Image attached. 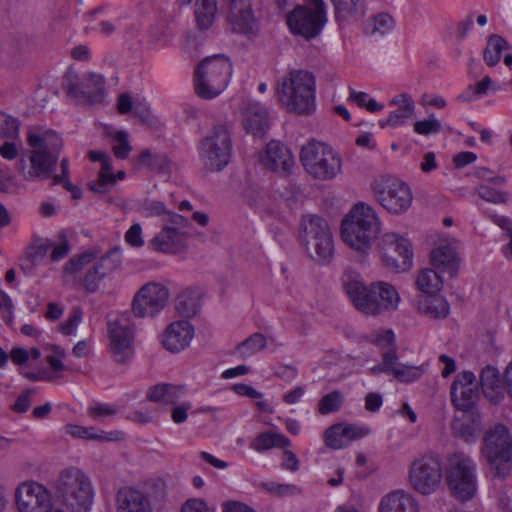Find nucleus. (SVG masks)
Wrapping results in <instances>:
<instances>
[{"instance_id":"c03bdc74","label":"nucleus","mask_w":512,"mask_h":512,"mask_svg":"<svg viewBox=\"0 0 512 512\" xmlns=\"http://www.w3.org/2000/svg\"><path fill=\"white\" fill-rule=\"evenodd\" d=\"M266 347V338L261 333H254L237 346L242 358H248L262 351Z\"/></svg>"},{"instance_id":"aec40b11","label":"nucleus","mask_w":512,"mask_h":512,"mask_svg":"<svg viewBox=\"0 0 512 512\" xmlns=\"http://www.w3.org/2000/svg\"><path fill=\"white\" fill-rule=\"evenodd\" d=\"M122 262L120 251L110 249L85 274L82 284L86 292L94 293L99 289L102 280L114 272Z\"/></svg>"},{"instance_id":"4be33fe9","label":"nucleus","mask_w":512,"mask_h":512,"mask_svg":"<svg viewBox=\"0 0 512 512\" xmlns=\"http://www.w3.org/2000/svg\"><path fill=\"white\" fill-rule=\"evenodd\" d=\"M261 161L265 168L282 176L289 175L295 164L292 153L287 146L274 140L267 144L265 155Z\"/></svg>"},{"instance_id":"cd10ccee","label":"nucleus","mask_w":512,"mask_h":512,"mask_svg":"<svg viewBox=\"0 0 512 512\" xmlns=\"http://www.w3.org/2000/svg\"><path fill=\"white\" fill-rule=\"evenodd\" d=\"M389 104L398 106V108L392 111L386 120L379 121V126L382 129L388 126H402L408 119L414 116L415 104L412 97L406 93L393 97Z\"/></svg>"},{"instance_id":"de8ad7c7","label":"nucleus","mask_w":512,"mask_h":512,"mask_svg":"<svg viewBox=\"0 0 512 512\" xmlns=\"http://www.w3.org/2000/svg\"><path fill=\"white\" fill-rule=\"evenodd\" d=\"M267 492L277 497H288L301 494V488L294 484L266 482L262 484Z\"/></svg>"},{"instance_id":"1a4fd4ad","label":"nucleus","mask_w":512,"mask_h":512,"mask_svg":"<svg viewBox=\"0 0 512 512\" xmlns=\"http://www.w3.org/2000/svg\"><path fill=\"white\" fill-rule=\"evenodd\" d=\"M482 452L495 477L504 479L510 474L512 439L505 426L495 425L486 432Z\"/></svg>"},{"instance_id":"ddd939ff","label":"nucleus","mask_w":512,"mask_h":512,"mask_svg":"<svg viewBox=\"0 0 512 512\" xmlns=\"http://www.w3.org/2000/svg\"><path fill=\"white\" fill-rule=\"evenodd\" d=\"M311 7L298 5L287 16L292 33L306 39L315 38L324 27L327 18L323 0H306Z\"/></svg>"},{"instance_id":"0e129e2a","label":"nucleus","mask_w":512,"mask_h":512,"mask_svg":"<svg viewBox=\"0 0 512 512\" xmlns=\"http://www.w3.org/2000/svg\"><path fill=\"white\" fill-rule=\"evenodd\" d=\"M125 241L132 247H142V228L139 223H134L125 234Z\"/></svg>"},{"instance_id":"4c0bfd02","label":"nucleus","mask_w":512,"mask_h":512,"mask_svg":"<svg viewBox=\"0 0 512 512\" xmlns=\"http://www.w3.org/2000/svg\"><path fill=\"white\" fill-rule=\"evenodd\" d=\"M416 285L422 295H430L438 293L442 286V279L437 271L425 268L420 271L416 279Z\"/></svg>"},{"instance_id":"5fc2aeb1","label":"nucleus","mask_w":512,"mask_h":512,"mask_svg":"<svg viewBox=\"0 0 512 512\" xmlns=\"http://www.w3.org/2000/svg\"><path fill=\"white\" fill-rule=\"evenodd\" d=\"M163 227H168L177 232H187L189 221L178 213L167 211L163 217Z\"/></svg>"},{"instance_id":"2f4dec72","label":"nucleus","mask_w":512,"mask_h":512,"mask_svg":"<svg viewBox=\"0 0 512 512\" xmlns=\"http://www.w3.org/2000/svg\"><path fill=\"white\" fill-rule=\"evenodd\" d=\"M416 305L420 313L431 319H444L450 312L449 303L438 293L419 295L416 299Z\"/></svg>"},{"instance_id":"9b49d317","label":"nucleus","mask_w":512,"mask_h":512,"mask_svg":"<svg viewBox=\"0 0 512 512\" xmlns=\"http://www.w3.org/2000/svg\"><path fill=\"white\" fill-rule=\"evenodd\" d=\"M66 96L78 104H96L104 99V78L96 73L80 75L74 69H67L61 81Z\"/></svg>"},{"instance_id":"f8f14e48","label":"nucleus","mask_w":512,"mask_h":512,"mask_svg":"<svg viewBox=\"0 0 512 512\" xmlns=\"http://www.w3.org/2000/svg\"><path fill=\"white\" fill-rule=\"evenodd\" d=\"M446 481L456 498L463 501L471 499L477 491L475 462L464 453L453 454L448 459Z\"/></svg>"},{"instance_id":"774afa93","label":"nucleus","mask_w":512,"mask_h":512,"mask_svg":"<svg viewBox=\"0 0 512 512\" xmlns=\"http://www.w3.org/2000/svg\"><path fill=\"white\" fill-rule=\"evenodd\" d=\"M70 252V244L64 235L61 236V241L55 245L50 254L52 261H59L65 258Z\"/></svg>"},{"instance_id":"dca6fc26","label":"nucleus","mask_w":512,"mask_h":512,"mask_svg":"<svg viewBox=\"0 0 512 512\" xmlns=\"http://www.w3.org/2000/svg\"><path fill=\"white\" fill-rule=\"evenodd\" d=\"M109 347L117 363L130 362L134 356V325L126 315H121L107 323Z\"/></svg>"},{"instance_id":"a19ab883","label":"nucleus","mask_w":512,"mask_h":512,"mask_svg":"<svg viewBox=\"0 0 512 512\" xmlns=\"http://www.w3.org/2000/svg\"><path fill=\"white\" fill-rule=\"evenodd\" d=\"M177 313L185 318L195 316L199 310V298L197 293L191 290L181 292L175 300Z\"/></svg>"},{"instance_id":"4d7b16f0","label":"nucleus","mask_w":512,"mask_h":512,"mask_svg":"<svg viewBox=\"0 0 512 512\" xmlns=\"http://www.w3.org/2000/svg\"><path fill=\"white\" fill-rule=\"evenodd\" d=\"M115 144L112 147L114 155L118 159H126L130 154L132 147L128 142V134L125 131H118L115 134Z\"/></svg>"},{"instance_id":"c756f323","label":"nucleus","mask_w":512,"mask_h":512,"mask_svg":"<svg viewBox=\"0 0 512 512\" xmlns=\"http://www.w3.org/2000/svg\"><path fill=\"white\" fill-rule=\"evenodd\" d=\"M378 512H419V506L411 494L395 490L381 498Z\"/></svg>"},{"instance_id":"b1692460","label":"nucleus","mask_w":512,"mask_h":512,"mask_svg":"<svg viewBox=\"0 0 512 512\" xmlns=\"http://www.w3.org/2000/svg\"><path fill=\"white\" fill-rule=\"evenodd\" d=\"M193 336L194 328L188 321H175L163 333L162 344L170 352H180L189 346Z\"/></svg>"},{"instance_id":"423d86ee","label":"nucleus","mask_w":512,"mask_h":512,"mask_svg":"<svg viewBox=\"0 0 512 512\" xmlns=\"http://www.w3.org/2000/svg\"><path fill=\"white\" fill-rule=\"evenodd\" d=\"M232 63L222 54L203 59L195 69V91L203 99L218 96L228 85L232 76Z\"/></svg>"},{"instance_id":"20e7f679","label":"nucleus","mask_w":512,"mask_h":512,"mask_svg":"<svg viewBox=\"0 0 512 512\" xmlns=\"http://www.w3.org/2000/svg\"><path fill=\"white\" fill-rule=\"evenodd\" d=\"M315 77L306 70H292L278 83L280 103L296 114H310L315 110Z\"/></svg>"},{"instance_id":"f704fd0d","label":"nucleus","mask_w":512,"mask_h":512,"mask_svg":"<svg viewBox=\"0 0 512 512\" xmlns=\"http://www.w3.org/2000/svg\"><path fill=\"white\" fill-rule=\"evenodd\" d=\"M430 263L435 269L454 275L458 268L455 249L449 245L434 248L430 253Z\"/></svg>"},{"instance_id":"4468645a","label":"nucleus","mask_w":512,"mask_h":512,"mask_svg":"<svg viewBox=\"0 0 512 512\" xmlns=\"http://www.w3.org/2000/svg\"><path fill=\"white\" fill-rule=\"evenodd\" d=\"M442 476V464L439 455L427 453L412 463L409 471V482L416 492L422 495H430L440 487Z\"/></svg>"},{"instance_id":"5701e85b","label":"nucleus","mask_w":512,"mask_h":512,"mask_svg":"<svg viewBox=\"0 0 512 512\" xmlns=\"http://www.w3.org/2000/svg\"><path fill=\"white\" fill-rule=\"evenodd\" d=\"M228 22L234 32L242 34L252 32L256 21L251 0H229Z\"/></svg>"},{"instance_id":"7c9ffc66","label":"nucleus","mask_w":512,"mask_h":512,"mask_svg":"<svg viewBox=\"0 0 512 512\" xmlns=\"http://www.w3.org/2000/svg\"><path fill=\"white\" fill-rule=\"evenodd\" d=\"M268 112L258 102L249 103L243 112V125L248 133L262 137L268 129Z\"/></svg>"},{"instance_id":"a878e982","label":"nucleus","mask_w":512,"mask_h":512,"mask_svg":"<svg viewBox=\"0 0 512 512\" xmlns=\"http://www.w3.org/2000/svg\"><path fill=\"white\" fill-rule=\"evenodd\" d=\"M335 19L340 26L354 24L367 13L366 0H331Z\"/></svg>"},{"instance_id":"864d4df0","label":"nucleus","mask_w":512,"mask_h":512,"mask_svg":"<svg viewBox=\"0 0 512 512\" xmlns=\"http://www.w3.org/2000/svg\"><path fill=\"white\" fill-rule=\"evenodd\" d=\"M441 129V122L437 120L434 115H431L429 119L416 121L414 123V131L419 135L427 136L430 134H437Z\"/></svg>"},{"instance_id":"37998d69","label":"nucleus","mask_w":512,"mask_h":512,"mask_svg":"<svg viewBox=\"0 0 512 512\" xmlns=\"http://www.w3.org/2000/svg\"><path fill=\"white\" fill-rule=\"evenodd\" d=\"M479 415L473 411L463 412L461 418H457L454 423L455 429L459 430L461 435L468 440L473 437L479 427Z\"/></svg>"},{"instance_id":"0eeeda50","label":"nucleus","mask_w":512,"mask_h":512,"mask_svg":"<svg viewBox=\"0 0 512 512\" xmlns=\"http://www.w3.org/2000/svg\"><path fill=\"white\" fill-rule=\"evenodd\" d=\"M300 241L307 254L327 265L334 256V244L327 221L318 215H305L300 222Z\"/></svg>"},{"instance_id":"e433bc0d","label":"nucleus","mask_w":512,"mask_h":512,"mask_svg":"<svg viewBox=\"0 0 512 512\" xmlns=\"http://www.w3.org/2000/svg\"><path fill=\"white\" fill-rule=\"evenodd\" d=\"M290 444V440L281 433L264 432L253 440L251 448L257 452H264L273 447L285 448Z\"/></svg>"},{"instance_id":"2eb2a0df","label":"nucleus","mask_w":512,"mask_h":512,"mask_svg":"<svg viewBox=\"0 0 512 512\" xmlns=\"http://www.w3.org/2000/svg\"><path fill=\"white\" fill-rule=\"evenodd\" d=\"M372 190L379 204L392 214H402L412 204L413 196L409 186L397 178L375 181Z\"/></svg>"},{"instance_id":"bb28decb","label":"nucleus","mask_w":512,"mask_h":512,"mask_svg":"<svg viewBox=\"0 0 512 512\" xmlns=\"http://www.w3.org/2000/svg\"><path fill=\"white\" fill-rule=\"evenodd\" d=\"M188 232H177L168 227H162L161 231L152 238L149 246L158 252L174 254L185 247Z\"/></svg>"},{"instance_id":"7ed1b4c3","label":"nucleus","mask_w":512,"mask_h":512,"mask_svg":"<svg viewBox=\"0 0 512 512\" xmlns=\"http://www.w3.org/2000/svg\"><path fill=\"white\" fill-rule=\"evenodd\" d=\"M379 225L374 209L361 202L356 204L343 219L341 236L347 245L364 257L380 232Z\"/></svg>"},{"instance_id":"ea45409f","label":"nucleus","mask_w":512,"mask_h":512,"mask_svg":"<svg viewBox=\"0 0 512 512\" xmlns=\"http://www.w3.org/2000/svg\"><path fill=\"white\" fill-rule=\"evenodd\" d=\"M394 25L395 22L392 16L387 13H380L364 23L363 31L370 36L385 35L393 30Z\"/></svg>"},{"instance_id":"680f3d73","label":"nucleus","mask_w":512,"mask_h":512,"mask_svg":"<svg viewBox=\"0 0 512 512\" xmlns=\"http://www.w3.org/2000/svg\"><path fill=\"white\" fill-rule=\"evenodd\" d=\"M82 320V311L78 308L74 309L68 319L61 324L60 331L64 335H72L75 333L77 326Z\"/></svg>"},{"instance_id":"f03ea898","label":"nucleus","mask_w":512,"mask_h":512,"mask_svg":"<svg viewBox=\"0 0 512 512\" xmlns=\"http://www.w3.org/2000/svg\"><path fill=\"white\" fill-rule=\"evenodd\" d=\"M53 489L57 502L68 512H90L95 489L90 476L81 468L69 466L60 470Z\"/></svg>"},{"instance_id":"a211bd4d","label":"nucleus","mask_w":512,"mask_h":512,"mask_svg":"<svg viewBox=\"0 0 512 512\" xmlns=\"http://www.w3.org/2000/svg\"><path fill=\"white\" fill-rule=\"evenodd\" d=\"M169 290L166 286L157 282L144 284L134 295L131 310L135 317H155L167 305Z\"/></svg>"},{"instance_id":"6e6d98bb","label":"nucleus","mask_w":512,"mask_h":512,"mask_svg":"<svg viewBox=\"0 0 512 512\" xmlns=\"http://www.w3.org/2000/svg\"><path fill=\"white\" fill-rule=\"evenodd\" d=\"M95 255L91 252H85L81 255L72 257L63 267V272L67 274H73L80 271L84 266L89 264Z\"/></svg>"},{"instance_id":"49530a36","label":"nucleus","mask_w":512,"mask_h":512,"mask_svg":"<svg viewBox=\"0 0 512 512\" xmlns=\"http://www.w3.org/2000/svg\"><path fill=\"white\" fill-rule=\"evenodd\" d=\"M343 403V395L339 391H332L324 395L318 404V411L322 415L336 412Z\"/></svg>"},{"instance_id":"f257e3e1","label":"nucleus","mask_w":512,"mask_h":512,"mask_svg":"<svg viewBox=\"0 0 512 512\" xmlns=\"http://www.w3.org/2000/svg\"><path fill=\"white\" fill-rule=\"evenodd\" d=\"M344 293L362 314L377 316L397 309L400 297L396 289L386 282L365 285L359 273L345 270L341 277Z\"/></svg>"},{"instance_id":"58836bf2","label":"nucleus","mask_w":512,"mask_h":512,"mask_svg":"<svg viewBox=\"0 0 512 512\" xmlns=\"http://www.w3.org/2000/svg\"><path fill=\"white\" fill-rule=\"evenodd\" d=\"M217 12V0H196L195 18L201 30H207L213 23Z\"/></svg>"},{"instance_id":"bf43d9fd","label":"nucleus","mask_w":512,"mask_h":512,"mask_svg":"<svg viewBox=\"0 0 512 512\" xmlns=\"http://www.w3.org/2000/svg\"><path fill=\"white\" fill-rule=\"evenodd\" d=\"M369 434V429L356 424L342 425V436L346 443L361 439Z\"/></svg>"},{"instance_id":"c85d7f7f","label":"nucleus","mask_w":512,"mask_h":512,"mask_svg":"<svg viewBox=\"0 0 512 512\" xmlns=\"http://www.w3.org/2000/svg\"><path fill=\"white\" fill-rule=\"evenodd\" d=\"M117 512H152L150 499L132 488H122L117 493Z\"/></svg>"},{"instance_id":"603ef678","label":"nucleus","mask_w":512,"mask_h":512,"mask_svg":"<svg viewBox=\"0 0 512 512\" xmlns=\"http://www.w3.org/2000/svg\"><path fill=\"white\" fill-rule=\"evenodd\" d=\"M423 370L418 366H408L400 363L392 373L400 382H412L421 377Z\"/></svg>"},{"instance_id":"79ce46f5","label":"nucleus","mask_w":512,"mask_h":512,"mask_svg":"<svg viewBox=\"0 0 512 512\" xmlns=\"http://www.w3.org/2000/svg\"><path fill=\"white\" fill-rule=\"evenodd\" d=\"M508 43L499 35H492L484 50V60L488 66H495L501 59L502 51L508 49Z\"/></svg>"},{"instance_id":"052dcab7","label":"nucleus","mask_w":512,"mask_h":512,"mask_svg":"<svg viewBox=\"0 0 512 512\" xmlns=\"http://www.w3.org/2000/svg\"><path fill=\"white\" fill-rule=\"evenodd\" d=\"M36 394V389L30 388L23 391L11 406L12 411L16 413H25L31 405L32 397Z\"/></svg>"},{"instance_id":"3c124183","label":"nucleus","mask_w":512,"mask_h":512,"mask_svg":"<svg viewBox=\"0 0 512 512\" xmlns=\"http://www.w3.org/2000/svg\"><path fill=\"white\" fill-rule=\"evenodd\" d=\"M50 247L51 244L48 240L34 242L27 249V261L39 265Z\"/></svg>"},{"instance_id":"c9c22d12","label":"nucleus","mask_w":512,"mask_h":512,"mask_svg":"<svg viewBox=\"0 0 512 512\" xmlns=\"http://www.w3.org/2000/svg\"><path fill=\"white\" fill-rule=\"evenodd\" d=\"M138 163L161 174H170L173 168L172 161L165 153L152 152L149 149H145L139 154Z\"/></svg>"},{"instance_id":"412c9836","label":"nucleus","mask_w":512,"mask_h":512,"mask_svg":"<svg viewBox=\"0 0 512 512\" xmlns=\"http://www.w3.org/2000/svg\"><path fill=\"white\" fill-rule=\"evenodd\" d=\"M475 375L470 371L459 373L453 381L450 389L451 401L462 412L472 411L478 396L474 386Z\"/></svg>"},{"instance_id":"473e14b6","label":"nucleus","mask_w":512,"mask_h":512,"mask_svg":"<svg viewBox=\"0 0 512 512\" xmlns=\"http://www.w3.org/2000/svg\"><path fill=\"white\" fill-rule=\"evenodd\" d=\"M482 391L491 402L498 403L504 397V384L498 370L493 366H486L480 373Z\"/></svg>"},{"instance_id":"a18cd8bd","label":"nucleus","mask_w":512,"mask_h":512,"mask_svg":"<svg viewBox=\"0 0 512 512\" xmlns=\"http://www.w3.org/2000/svg\"><path fill=\"white\" fill-rule=\"evenodd\" d=\"M65 432L73 438L110 441L113 438L106 436L103 431L97 432L93 427H83L75 424H68L65 426Z\"/></svg>"},{"instance_id":"69168bd1","label":"nucleus","mask_w":512,"mask_h":512,"mask_svg":"<svg viewBox=\"0 0 512 512\" xmlns=\"http://www.w3.org/2000/svg\"><path fill=\"white\" fill-rule=\"evenodd\" d=\"M398 356L394 349H389L382 355V370L384 373H393L399 366Z\"/></svg>"},{"instance_id":"e2e57ef3","label":"nucleus","mask_w":512,"mask_h":512,"mask_svg":"<svg viewBox=\"0 0 512 512\" xmlns=\"http://www.w3.org/2000/svg\"><path fill=\"white\" fill-rule=\"evenodd\" d=\"M115 414L116 408L104 403H96L88 409V415L95 420L106 416H113Z\"/></svg>"},{"instance_id":"6ab92c4d","label":"nucleus","mask_w":512,"mask_h":512,"mask_svg":"<svg viewBox=\"0 0 512 512\" xmlns=\"http://www.w3.org/2000/svg\"><path fill=\"white\" fill-rule=\"evenodd\" d=\"M15 497L20 512H52L51 492L37 481L21 483L16 489Z\"/></svg>"},{"instance_id":"09e8293b","label":"nucleus","mask_w":512,"mask_h":512,"mask_svg":"<svg viewBox=\"0 0 512 512\" xmlns=\"http://www.w3.org/2000/svg\"><path fill=\"white\" fill-rule=\"evenodd\" d=\"M478 196L493 204H506L509 199V194L504 191L496 190L488 185H480L477 188Z\"/></svg>"},{"instance_id":"39448f33","label":"nucleus","mask_w":512,"mask_h":512,"mask_svg":"<svg viewBox=\"0 0 512 512\" xmlns=\"http://www.w3.org/2000/svg\"><path fill=\"white\" fill-rule=\"evenodd\" d=\"M27 143L33 149L30 154L31 168L24 173L26 180L46 179L55 170L63 143L52 130H29Z\"/></svg>"},{"instance_id":"393cba45","label":"nucleus","mask_w":512,"mask_h":512,"mask_svg":"<svg viewBox=\"0 0 512 512\" xmlns=\"http://www.w3.org/2000/svg\"><path fill=\"white\" fill-rule=\"evenodd\" d=\"M88 157L93 162H101V169L96 180L88 183V188L98 194H105L115 185V176L110 158L105 152L90 150Z\"/></svg>"},{"instance_id":"6e6552de","label":"nucleus","mask_w":512,"mask_h":512,"mask_svg":"<svg viewBox=\"0 0 512 512\" xmlns=\"http://www.w3.org/2000/svg\"><path fill=\"white\" fill-rule=\"evenodd\" d=\"M300 161L310 176L323 181L335 178L342 168L339 154L329 145L316 140L301 148Z\"/></svg>"},{"instance_id":"8fccbe9b","label":"nucleus","mask_w":512,"mask_h":512,"mask_svg":"<svg viewBox=\"0 0 512 512\" xmlns=\"http://www.w3.org/2000/svg\"><path fill=\"white\" fill-rule=\"evenodd\" d=\"M325 444L332 449H341L347 445L345 437L342 436V424L329 427L324 434Z\"/></svg>"},{"instance_id":"f3484780","label":"nucleus","mask_w":512,"mask_h":512,"mask_svg":"<svg viewBox=\"0 0 512 512\" xmlns=\"http://www.w3.org/2000/svg\"><path fill=\"white\" fill-rule=\"evenodd\" d=\"M378 248L386 268L405 272L412 267L413 253L406 238L392 232L385 233L379 240Z\"/></svg>"},{"instance_id":"72a5a7b5","label":"nucleus","mask_w":512,"mask_h":512,"mask_svg":"<svg viewBox=\"0 0 512 512\" xmlns=\"http://www.w3.org/2000/svg\"><path fill=\"white\" fill-rule=\"evenodd\" d=\"M186 392L185 386L161 383L147 390L146 398L155 403L175 404Z\"/></svg>"},{"instance_id":"338daca9","label":"nucleus","mask_w":512,"mask_h":512,"mask_svg":"<svg viewBox=\"0 0 512 512\" xmlns=\"http://www.w3.org/2000/svg\"><path fill=\"white\" fill-rule=\"evenodd\" d=\"M181 512H213L206 502L199 498L188 499L181 508Z\"/></svg>"},{"instance_id":"13d9d810","label":"nucleus","mask_w":512,"mask_h":512,"mask_svg":"<svg viewBox=\"0 0 512 512\" xmlns=\"http://www.w3.org/2000/svg\"><path fill=\"white\" fill-rule=\"evenodd\" d=\"M0 135L7 139H17L19 136V123L14 117L3 115L0 120Z\"/></svg>"},{"instance_id":"9d476101","label":"nucleus","mask_w":512,"mask_h":512,"mask_svg":"<svg viewBox=\"0 0 512 512\" xmlns=\"http://www.w3.org/2000/svg\"><path fill=\"white\" fill-rule=\"evenodd\" d=\"M232 142L226 125L213 126L209 134L199 143V158L203 167L210 172H219L231 158Z\"/></svg>"}]
</instances>
